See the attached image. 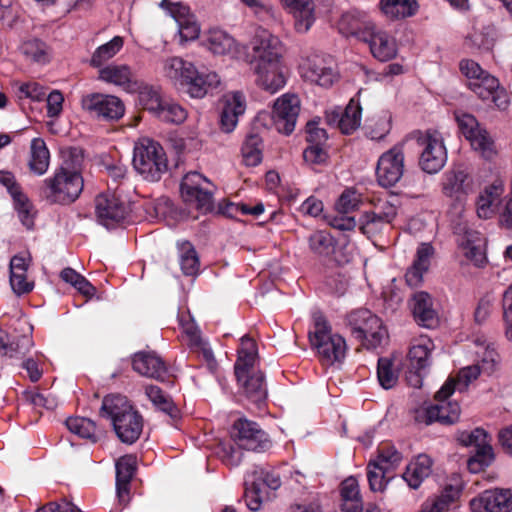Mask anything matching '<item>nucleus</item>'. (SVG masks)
<instances>
[{"label":"nucleus","mask_w":512,"mask_h":512,"mask_svg":"<svg viewBox=\"0 0 512 512\" xmlns=\"http://www.w3.org/2000/svg\"><path fill=\"white\" fill-rule=\"evenodd\" d=\"M101 412L111 420L117 437L123 443L133 444L139 439L143 430V417L125 396H106Z\"/></svg>","instance_id":"nucleus-1"},{"label":"nucleus","mask_w":512,"mask_h":512,"mask_svg":"<svg viewBox=\"0 0 512 512\" xmlns=\"http://www.w3.org/2000/svg\"><path fill=\"white\" fill-rule=\"evenodd\" d=\"M132 165L145 180L156 182L167 172L168 159L159 142L143 137L135 142Z\"/></svg>","instance_id":"nucleus-2"},{"label":"nucleus","mask_w":512,"mask_h":512,"mask_svg":"<svg viewBox=\"0 0 512 512\" xmlns=\"http://www.w3.org/2000/svg\"><path fill=\"white\" fill-rule=\"evenodd\" d=\"M82 189L81 175L64 162L53 177L44 180L43 195L51 203L68 204L78 198Z\"/></svg>","instance_id":"nucleus-3"},{"label":"nucleus","mask_w":512,"mask_h":512,"mask_svg":"<svg viewBox=\"0 0 512 512\" xmlns=\"http://www.w3.org/2000/svg\"><path fill=\"white\" fill-rule=\"evenodd\" d=\"M309 338L323 364L332 365L344 359L347 350L346 341L341 335L331 332L325 319L321 317L316 319Z\"/></svg>","instance_id":"nucleus-4"},{"label":"nucleus","mask_w":512,"mask_h":512,"mask_svg":"<svg viewBox=\"0 0 512 512\" xmlns=\"http://www.w3.org/2000/svg\"><path fill=\"white\" fill-rule=\"evenodd\" d=\"M455 390V382L447 381L436 393V403L416 411L415 420L421 424H431L438 421L444 424H453L460 417V406L457 402L448 400Z\"/></svg>","instance_id":"nucleus-5"},{"label":"nucleus","mask_w":512,"mask_h":512,"mask_svg":"<svg viewBox=\"0 0 512 512\" xmlns=\"http://www.w3.org/2000/svg\"><path fill=\"white\" fill-rule=\"evenodd\" d=\"M414 137L422 149L419 157L421 169L429 174L439 172L447 161V150L442 134L429 129L425 132H415Z\"/></svg>","instance_id":"nucleus-6"},{"label":"nucleus","mask_w":512,"mask_h":512,"mask_svg":"<svg viewBox=\"0 0 512 512\" xmlns=\"http://www.w3.org/2000/svg\"><path fill=\"white\" fill-rule=\"evenodd\" d=\"M352 335L367 348L378 347L386 337L381 319L367 309L353 311L348 316Z\"/></svg>","instance_id":"nucleus-7"},{"label":"nucleus","mask_w":512,"mask_h":512,"mask_svg":"<svg viewBox=\"0 0 512 512\" xmlns=\"http://www.w3.org/2000/svg\"><path fill=\"white\" fill-rule=\"evenodd\" d=\"M212 183L202 174L192 171L187 173L180 184V193L187 206L201 212L213 209Z\"/></svg>","instance_id":"nucleus-8"},{"label":"nucleus","mask_w":512,"mask_h":512,"mask_svg":"<svg viewBox=\"0 0 512 512\" xmlns=\"http://www.w3.org/2000/svg\"><path fill=\"white\" fill-rule=\"evenodd\" d=\"M404 171V142H401L380 155L376 165L377 182L385 188L393 187L401 180Z\"/></svg>","instance_id":"nucleus-9"},{"label":"nucleus","mask_w":512,"mask_h":512,"mask_svg":"<svg viewBox=\"0 0 512 512\" xmlns=\"http://www.w3.org/2000/svg\"><path fill=\"white\" fill-rule=\"evenodd\" d=\"M231 437L242 449L265 452L272 446L267 433L260 426L246 418H239L232 426Z\"/></svg>","instance_id":"nucleus-10"},{"label":"nucleus","mask_w":512,"mask_h":512,"mask_svg":"<svg viewBox=\"0 0 512 512\" xmlns=\"http://www.w3.org/2000/svg\"><path fill=\"white\" fill-rule=\"evenodd\" d=\"M455 118L461 133L470 142L474 150L487 159L496 154L494 141L472 114L457 112Z\"/></svg>","instance_id":"nucleus-11"},{"label":"nucleus","mask_w":512,"mask_h":512,"mask_svg":"<svg viewBox=\"0 0 512 512\" xmlns=\"http://www.w3.org/2000/svg\"><path fill=\"white\" fill-rule=\"evenodd\" d=\"M299 73L305 81L324 88L332 86L338 79L332 60L321 55L303 59L299 65Z\"/></svg>","instance_id":"nucleus-12"},{"label":"nucleus","mask_w":512,"mask_h":512,"mask_svg":"<svg viewBox=\"0 0 512 512\" xmlns=\"http://www.w3.org/2000/svg\"><path fill=\"white\" fill-rule=\"evenodd\" d=\"M300 112V100L297 95L286 93L277 98L272 109V122L275 129L289 135L295 129Z\"/></svg>","instance_id":"nucleus-13"},{"label":"nucleus","mask_w":512,"mask_h":512,"mask_svg":"<svg viewBox=\"0 0 512 512\" xmlns=\"http://www.w3.org/2000/svg\"><path fill=\"white\" fill-rule=\"evenodd\" d=\"M81 104L84 110L105 120H118L125 113L124 103L115 95L88 94L82 98Z\"/></svg>","instance_id":"nucleus-14"},{"label":"nucleus","mask_w":512,"mask_h":512,"mask_svg":"<svg viewBox=\"0 0 512 512\" xmlns=\"http://www.w3.org/2000/svg\"><path fill=\"white\" fill-rule=\"evenodd\" d=\"M251 63L268 64L282 61V45L278 37L267 30H259L251 41Z\"/></svg>","instance_id":"nucleus-15"},{"label":"nucleus","mask_w":512,"mask_h":512,"mask_svg":"<svg viewBox=\"0 0 512 512\" xmlns=\"http://www.w3.org/2000/svg\"><path fill=\"white\" fill-rule=\"evenodd\" d=\"M160 7L174 18L178 25L179 35L182 41H193L200 35V25L190 8L181 2L162 0Z\"/></svg>","instance_id":"nucleus-16"},{"label":"nucleus","mask_w":512,"mask_h":512,"mask_svg":"<svg viewBox=\"0 0 512 512\" xmlns=\"http://www.w3.org/2000/svg\"><path fill=\"white\" fill-rule=\"evenodd\" d=\"M455 234L457 243L463 255L475 266L481 267L486 263L485 239L478 231H475L466 225H459Z\"/></svg>","instance_id":"nucleus-17"},{"label":"nucleus","mask_w":512,"mask_h":512,"mask_svg":"<svg viewBox=\"0 0 512 512\" xmlns=\"http://www.w3.org/2000/svg\"><path fill=\"white\" fill-rule=\"evenodd\" d=\"M127 204L116 194H101L96 198V215L106 228H113L128 215Z\"/></svg>","instance_id":"nucleus-18"},{"label":"nucleus","mask_w":512,"mask_h":512,"mask_svg":"<svg viewBox=\"0 0 512 512\" xmlns=\"http://www.w3.org/2000/svg\"><path fill=\"white\" fill-rule=\"evenodd\" d=\"M477 184L465 169L455 168L444 174L442 191L445 196L462 202L476 190Z\"/></svg>","instance_id":"nucleus-19"},{"label":"nucleus","mask_w":512,"mask_h":512,"mask_svg":"<svg viewBox=\"0 0 512 512\" xmlns=\"http://www.w3.org/2000/svg\"><path fill=\"white\" fill-rule=\"evenodd\" d=\"M0 184L6 187L11 195L15 210L22 224L28 229L33 227L35 210L28 197L22 192L15 176L9 171H0Z\"/></svg>","instance_id":"nucleus-20"},{"label":"nucleus","mask_w":512,"mask_h":512,"mask_svg":"<svg viewBox=\"0 0 512 512\" xmlns=\"http://www.w3.org/2000/svg\"><path fill=\"white\" fill-rule=\"evenodd\" d=\"M361 38L368 43L372 55L379 61L391 60L397 54V44L394 37L383 30L377 29L374 25H366Z\"/></svg>","instance_id":"nucleus-21"},{"label":"nucleus","mask_w":512,"mask_h":512,"mask_svg":"<svg viewBox=\"0 0 512 512\" xmlns=\"http://www.w3.org/2000/svg\"><path fill=\"white\" fill-rule=\"evenodd\" d=\"M468 88L482 101L488 102L489 105H493L500 110H505L509 105L507 91L500 86L498 79L490 74L482 76L476 82H471Z\"/></svg>","instance_id":"nucleus-22"},{"label":"nucleus","mask_w":512,"mask_h":512,"mask_svg":"<svg viewBox=\"0 0 512 512\" xmlns=\"http://www.w3.org/2000/svg\"><path fill=\"white\" fill-rule=\"evenodd\" d=\"M255 83L262 90L274 94L281 90L287 82L283 61L253 66Z\"/></svg>","instance_id":"nucleus-23"},{"label":"nucleus","mask_w":512,"mask_h":512,"mask_svg":"<svg viewBox=\"0 0 512 512\" xmlns=\"http://www.w3.org/2000/svg\"><path fill=\"white\" fill-rule=\"evenodd\" d=\"M98 79L130 93L136 92L139 88V82L131 66L124 63L113 62L99 68Z\"/></svg>","instance_id":"nucleus-24"},{"label":"nucleus","mask_w":512,"mask_h":512,"mask_svg":"<svg viewBox=\"0 0 512 512\" xmlns=\"http://www.w3.org/2000/svg\"><path fill=\"white\" fill-rule=\"evenodd\" d=\"M473 512H511L512 493L508 489H493L482 492L470 502Z\"/></svg>","instance_id":"nucleus-25"},{"label":"nucleus","mask_w":512,"mask_h":512,"mask_svg":"<svg viewBox=\"0 0 512 512\" xmlns=\"http://www.w3.org/2000/svg\"><path fill=\"white\" fill-rule=\"evenodd\" d=\"M30 262L31 257L28 253L17 254L10 260V285L18 296L27 294L34 288V282L27 278Z\"/></svg>","instance_id":"nucleus-26"},{"label":"nucleus","mask_w":512,"mask_h":512,"mask_svg":"<svg viewBox=\"0 0 512 512\" xmlns=\"http://www.w3.org/2000/svg\"><path fill=\"white\" fill-rule=\"evenodd\" d=\"M203 45L215 55H230L231 57L239 55V47L235 39L221 29L208 30L204 34Z\"/></svg>","instance_id":"nucleus-27"},{"label":"nucleus","mask_w":512,"mask_h":512,"mask_svg":"<svg viewBox=\"0 0 512 512\" xmlns=\"http://www.w3.org/2000/svg\"><path fill=\"white\" fill-rule=\"evenodd\" d=\"M327 122L337 125L343 134H351L361 124V107L354 100H351L345 110H332L327 112Z\"/></svg>","instance_id":"nucleus-28"},{"label":"nucleus","mask_w":512,"mask_h":512,"mask_svg":"<svg viewBox=\"0 0 512 512\" xmlns=\"http://www.w3.org/2000/svg\"><path fill=\"white\" fill-rule=\"evenodd\" d=\"M220 84V77L216 72L199 71L194 66V73L187 78L180 87L186 88V92L192 98H203L208 90Z\"/></svg>","instance_id":"nucleus-29"},{"label":"nucleus","mask_w":512,"mask_h":512,"mask_svg":"<svg viewBox=\"0 0 512 512\" xmlns=\"http://www.w3.org/2000/svg\"><path fill=\"white\" fill-rule=\"evenodd\" d=\"M411 309L415 321L425 327L433 328L438 324V315L433 307L431 296L424 291L414 294L411 300Z\"/></svg>","instance_id":"nucleus-30"},{"label":"nucleus","mask_w":512,"mask_h":512,"mask_svg":"<svg viewBox=\"0 0 512 512\" xmlns=\"http://www.w3.org/2000/svg\"><path fill=\"white\" fill-rule=\"evenodd\" d=\"M433 460L427 454H419L407 466L402 474L403 480L412 489H418L432 473Z\"/></svg>","instance_id":"nucleus-31"},{"label":"nucleus","mask_w":512,"mask_h":512,"mask_svg":"<svg viewBox=\"0 0 512 512\" xmlns=\"http://www.w3.org/2000/svg\"><path fill=\"white\" fill-rule=\"evenodd\" d=\"M433 255L434 248L431 244L422 243L419 245L413 265L405 274L409 286L417 287L422 283L423 275L428 271Z\"/></svg>","instance_id":"nucleus-32"},{"label":"nucleus","mask_w":512,"mask_h":512,"mask_svg":"<svg viewBox=\"0 0 512 512\" xmlns=\"http://www.w3.org/2000/svg\"><path fill=\"white\" fill-rule=\"evenodd\" d=\"M193 73L194 64L182 57L171 56L162 61V75L176 87H180Z\"/></svg>","instance_id":"nucleus-33"},{"label":"nucleus","mask_w":512,"mask_h":512,"mask_svg":"<svg viewBox=\"0 0 512 512\" xmlns=\"http://www.w3.org/2000/svg\"><path fill=\"white\" fill-rule=\"evenodd\" d=\"M282 3L294 16L295 29L300 33L307 32L315 21L312 0H282Z\"/></svg>","instance_id":"nucleus-34"},{"label":"nucleus","mask_w":512,"mask_h":512,"mask_svg":"<svg viewBox=\"0 0 512 512\" xmlns=\"http://www.w3.org/2000/svg\"><path fill=\"white\" fill-rule=\"evenodd\" d=\"M133 369L146 377L162 379L166 373V366L162 359L153 352L136 353L132 361Z\"/></svg>","instance_id":"nucleus-35"},{"label":"nucleus","mask_w":512,"mask_h":512,"mask_svg":"<svg viewBox=\"0 0 512 512\" xmlns=\"http://www.w3.org/2000/svg\"><path fill=\"white\" fill-rule=\"evenodd\" d=\"M461 486L446 485L439 494L428 497L421 506V512H444L459 497Z\"/></svg>","instance_id":"nucleus-36"},{"label":"nucleus","mask_w":512,"mask_h":512,"mask_svg":"<svg viewBox=\"0 0 512 512\" xmlns=\"http://www.w3.org/2000/svg\"><path fill=\"white\" fill-rule=\"evenodd\" d=\"M50 164V152L42 138H33L30 143L28 167L38 176L44 175Z\"/></svg>","instance_id":"nucleus-37"},{"label":"nucleus","mask_w":512,"mask_h":512,"mask_svg":"<svg viewBox=\"0 0 512 512\" xmlns=\"http://www.w3.org/2000/svg\"><path fill=\"white\" fill-rule=\"evenodd\" d=\"M379 6L384 15L392 20L412 17L419 9L417 0H380Z\"/></svg>","instance_id":"nucleus-38"},{"label":"nucleus","mask_w":512,"mask_h":512,"mask_svg":"<svg viewBox=\"0 0 512 512\" xmlns=\"http://www.w3.org/2000/svg\"><path fill=\"white\" fill-rule=\"evenodd\" d=\"M434 349L433 341L427 336H420L409 350L410 367L425 370L430 365V355Z\"/></svg>","instance_id":"nucleus-39"},{"label":"nucleus","mask_w":512,"mask_h":512,"mask_svg":"<svg viewBox=\"0 0 512 512\" xmlns=\"http://www.w3.org/2000/svg\"><path fill=\"white\" fill-rule=\"evenodd\" d=\"M20 52L26 60L39 65L49 63L52 57L49 46L37 38L24 41L20 46Z\"/></svg>","instance_id":"nucleus-40"},{"label":"nucleus","mask_w":512,"mask_h":512,"mask_svg":"<svg viewBox=\"0 0 512 512\" xmlns=\"http://www.w3.org/2000/svg\"><path fill=\"white\" fill-rule=\"evenodd\" d=\"M246 397L256 404H261L267 398V388L264 382V375L261 372H251L242 380L238 381Z\"/></svg>","instance_id":"nucleus-41"},{"label":"nucleus","mask_w":512,"mask_h":512,"mask_svg":"<svg viewBox=\"0 0 512 512\" xmlns=\"http://www.w3.org/2000/svg\"><path fill=\"white\" fill-rule=\"evenodd\" d=\"M308 246L310 251L320 258H327L334 252L335 239L326 230H317L308 237Z\"/></svg>","instance_id":"nucleus-42"},{"label":"nucleus","mask_w":512,"mask_h":512,"mask_svg":"<svg viewBox=\"0 0 512 512\" xmlns=\"http://www.w3.org/2000/svg\"><path fill=\"white\" fill-rule=\"evenodd\" d=\"M124 40L121 36L113 37L109 42L100 45L92 54L90 65L96 68L105 66V63L116 56L123 48Z\"/></svg>","instance_id":"nucleus-43"},{"label":"nucleus","mask_w":512,"mask_h":512,"mask_svg":"<svg viewBox=\"0 0 512 512\" xmlns=\"http://www.w3.org/2000/svg\"><path fill=\"white\" fill-rule=\"evenodd\" d=\"M179 259L182 272L187 276H195L200 267L199 258L193 245L188 241L178 242Z\"/></svg>","instance_id":"nucleus-44"},{"label":"nucleus","mask_w":512,"mask_h":512,"mask_svg":"<svg viewBox=\"0 0 512 512\" xmlns=\"http://www.w3.org/2000/svg\"><path fill=\"white\" fill-rule=\"evenodd\" d=\"M145 394L153 405L159 410L168 414L172 419L179 417V410L171 400L158 386L149 385L145 388Z\"/></svg>","instance_id":"nucleus-45"},{"label":"nucleus","mask_w":512,"mask_h":512,"mask_svg":"<svg viewBox=\"0 0 512 512\" xmlns=\"http://www.w3.org/2000/svg\"><path fill=\"white\" fill-rule=\"evenodd\" d=\"M262 139L257 134H250L246 137L242 148L243 163L248 167H254L262 161Z\"/></svg>","instance_id":"nucleus-46"},{"label":"nucleus","mask_w":512,"mask_h":512,"mask_svg":"<svg viewBox=\"0 0 512 512\" xmlns=\"http://www.w3.org/2000/svg\"><path fill=\"white\" fill-rule=\"evenodd\" d=\"M392 126V115L390 112H382L374 116L366 125V135L371 140H382L389 134Z\"/></svg>","instance_id":"nucleus-47"},{"label":"nucleus","mask_w":512,"mask_h":512,"mask_svg":"<svg viewBox=\"0 0 512 512\" xmlns=\"http://www.w3.org/2000/svg\"><path fill=\"white\" fill-rule=\"evenodd\" d=\"M6 334L0 330V351H3L10 358H20L25 356L33 346V340L30 336H22L16 342L7 344Z\"/></svg>","instance_id":"nucleus-48"},{"label":"nucleus","mask_w":512,"mask_h":512,"mask_svg":"<svg viewBox=\"0 0 512 512\" xmlns=\"http://www.w3.org/2000/svg\"><path fill=\"white\" fill-rule=\"evenodd\" d=\"M66 426L71 433L81 438L89 439L92 442H96L98 439L96 424L88 418L70 417L66 420Z\"/></svg>","instance_id":"nucleus-49"},{"label":"nucleus","mask_w":512,"mask_h":512,"mask_svg":"<svg viewBox=\"0 0 512 512\" xmlns=\"http://www.w3.org/2000/svg\"><path fill=\"white\" fill-rule=\"evenodd\" d=\"M358 226L364 235L371 238L383 232L389 225L372 209L360 216Z\"/></svg>","instance_id":"nucleus-50"},{"label":"nucleus","mask_w":512,"mask_h":512,"mask_svg":"<svg viewBox=\"0 0 512 512\" xmlns=\"http://www.w3.org/2000/svg\"><path fill=\"white\" fill-rule=\"evenodd\" d=\"M475 345L477 348L475 350L476 364L480 366L481 370L492 372L498 361L496 350L487 344L484 339H477Z\"/></svg>","instance_id":"nucleus-51"},{"label":"nucleus","mask_w":512,"mask_h":512,"mask_svg":"<svg viewBox=\"0 0 512 512\" xmlns=\"http://www.w3.org/2000/svg\"><path fill=\"white\" fill-rule=\"evenodd\" d=\"M155 117L161 121L181 124L187 118V111L184 107L173 100L164 99L162 105Z\"/></svg>","instance_id":"nucleus-52"},{"label":"nucleus","mask_w":512,"mask_h":512,"mask_svg":"<svg viewBox=\"0 0 512 512\" xmlns=\"http://www.w3.org/2000/svg\"><path fill=\"white\" fill-rule=\"evenodd\" d=\"M390 471L385 469L374 461H370L367 466V478L369 482V487L373 492H383L389 481L391 480V476L388 475Z\"/></svg>","instance_id":"nucleus-53"},{"label":"nucleus","mask_w":512,"mask_h":512,"mask_svg":"<svg viewBox=\"0 0 512 512\" xmlns=\"http://www.w3.org/2000/svg\"><path fill=\"white\" fill-rule=\"evenodd\" d=\"M139 91V103L140 105L152 113L154 116L158 113L164 99L161 97L159 90L152 86H141L136 90Z\"/></svg>","instance_id":"nucleus-54"},{"label":"nucleus","mask_w":512,"mask_h":512,"mask_svg":"<svg viewBox=\"0 0 512 512\" xmlns=\"http://www.w3.org/2000/svg\"><path fill=\"white\" fill-rule=\"evenodd\" d=\"M362 195L353 188L345 189L335 203V209L340 214H348L358 209Z\"/></svg>","instance_id":"nucleus-55"},{"label":"nucleus","mask_w":512,"mask_h":512,"mask_svg":"<svg viewBox=\"0 0 512 512\" xmlns=\"http://www.w3.org/2000/svg\"><path fill=\"white\" fill-rule=\"evenodd\" d=\"M377 377L380 385L384 389H391L398 381V373L393 368V363L389 358H380L378 360Z\"/></svg>","instance_id":"nucleus-56"},{"label":"nucleus","mask_w":512,"mask_h":512,"mask_svg":"<svg viewBox=\"0 0 512 512\" xmlns=\"http://www.w3.org/2000/svg\"><path fill=\"white\" fill-rule=\"evenodd\" d=\"M494 459V453L491 446H484L475 449V454L467 461L468 470L471 473H479L485 467H488Z\"/></svg>","instance_id":"nucleus-57"},{"label":"nucleus","mask_w":512,"mask_h":512,"mask_svg":"<svg viewBox=\"0 0 512 512\" xmlns=\"http://www.w3.org/2000/svg\"><path fill=\"white\" fill-rule=\"evenodd\" d=\"M47 89L38 82L20 83L17 85L16 95L18 99H30L41 102L46 98Z\"/></svg>","instance_id":"nucleus-58"},{"label":"nucleus","mask_w":512,"mask_h":512,"mask_svg":"<svg viewBox=\"0 0 512 512\" xmlns=\"http://www.w3.org/2000/svg\"><path fill=\"white\" fill-rule=\"evenodd\" d=\"M223 108L240 117L246 110V97L241 91L228 92L223 96Z\"/></svg>","instance_id":"nucleus-59"},{"label":"nucleus","mask_w":512,"mask_h":512,"mask_svg":"<svg viewBox=\"0 0 512 512\" xmlns=\"http://www.w3.org/2000/svg\"><path fill=\"white\" fill-rule=\"evenodd\" d=\"M403 456L394 447H383L379 450V455L376 460H373L376 464L385 467L388 471L394 470L401 462Z\"/></svg>","instance_id":"nucleus-60"},{"label":"nucleus","mask_w":512,"mask_h":512,"mask_svg":"<svg viewBox=\"0 0 512 512\" xmlns=\"http://www.w3.org/2000/svg\"><path fill=\"white\" fill-rule=\"evenodd\" d=\"M136 470V458L126 455L116 462V480L130 482Z\"/></svg>","instance_id":"nucleus-61"},{"label":"nucleus","mask_w":512,"mask_h":512,"mask_svg":"<svg viewBox=\"0 0 512 512\" xmlns=\"http://www.w3.org/2000/svg\"><path fill=\"white\" fill-rule=\"evenodd\" d=\"M460 442L465 446H474L475 449L490 445V437L482 428H476L471 432H464L459 437Z\"/></svg>","instance_id":"nucleus-62"},{"label":"nucleus","mask_w":512,"mask_h":512,"mask_svg":"<svg viewBox=\"0 0 512 512\" xmlns=\"http://www.w3.org/2000/svg\"><path fill=\"white\" fill-rule=\"evenodd\" d=\"M502 309L505 337L509 341H512V283L503 294Z\"/></svg>","instance_id":"nucleus-63"},{"label":"nucleus","mask_w":512,"mask_h":512,"mask_svg":"<svg viewBox=\"0 0 512 512\" xmlns=\"http://www.w3.org/2000/svg\"><path fill=\"white\" fill-rule=\"evenodd\" d=\"M244 500L251 511H258L262 505L261 483L252 482L245 489Z\"/></svg>","instance_id":"nucleus-64"}]
</instances>
